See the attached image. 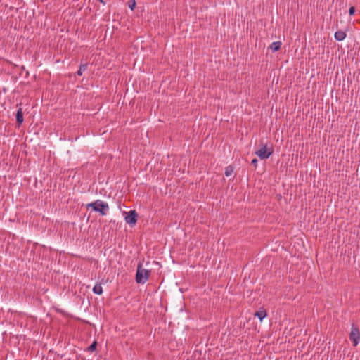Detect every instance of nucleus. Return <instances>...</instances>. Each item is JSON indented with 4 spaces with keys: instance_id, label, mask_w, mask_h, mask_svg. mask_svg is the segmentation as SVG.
<instances>
[{
    "instance_id": "11",
    "label": "nucleus",
    "mask_w": 360,
    "mask_h": 360,
    "mask_svg": "<svg viewBox=\"0 0 360 360\" xmlns=\"http://www.w3.org/2000/svg\"><path fill=\"white\" fill-rule=\"evenodd\" d=\"M87 68V64H81L79 66V69L77 71V74L79 76H81L84 71H85Z\"/></svg>"
},
{
    "instance_id": "3",
    "label": "nucleus",
    "mask_w": 360,
    "mask_h": 360,
    "mask_svg": "<svg viewBox=\"0 0 360 360\" xmlns=\"http://www.w3.org/2000/svg\"><path fill=\"white\" fill-rule=\"evenodd\" d=\"M273 153V148H267V146H263L259 150L255 152V154L261 159L265 160L269 158Z\"/></svg>"
},
{
    "instance_id": "5",
    "label": "nucleus",
    "mask_w": 360,
    "mask_h": 360,
    "mask_svg": "<svg viewBox=\"0 0 360 360\" xmlns=\"http://www.w3.org/2000/svg\"><path fill=\"white\" fill-rule=\"evenodd\" d=\"M126 222L129 224H135L137 221V213L135 210H131L124 218Z\"/></svg>"
},
{
    "instance_id": "9",
    "label": "nucleus",
    "mask_w": 360,
    "mask_h": 360,
    "mask_svg": "<svg viewBox=\"0 0 360 360\" xmlns=\"http://www.w3.org/2000/svg\"><path fill=\"white\" fill-rule=\"evenodd\" d=\"M94 293L96 295H101L103 293V288L101 284H96L93 288Z\"/></svg>"
},
{
    "instance_id": "6",
    "label": "nucleus",
    "mask_w": 360,
    "mask_h": 360,
    "mask_svg": "<svg viewBox=\"0 0 360 360\" xmlns=\"http://www.w3.org/2000/svg\"><path fill=\"white\" fill-rule=\"evenodd\" d=\"M346 36L345 32L342 30L336 31L334 34L335 39L338 41H343L346 38Z\"/></svg>"
},
{
    "instance_id": "4",
    "label": "nucleus",
    "mask_w": 360,
    "mask_h": 360,
    "mask_svg": "<svg viewBox=\"0 0 360 360\" xmlns=\"http://www.w3.org/2000/svg\"><path fill=\"white\" fill-rule=\"evenodd\" d=\"M349 339L353 342L354 346H356L359 342L360 333L359 329L352 325L351 332L349 334Z\"/></svg>"
},
{
    "instance_id": "8",
    "label": "nucleus",
    "mask_w": 360,
    "mask_h": 360,
    "mask_svg": "<svg viewBox=\"0 0 360 360\" xmlns=\"http://www.w3.org/2000/svg\"><path fill=\"white\" fill-rule=\"evenodd\" d=\"M16 120L18 124H21L23 122V112L21 108H20L16 113Z\"/></svg>"
},
{
    "instance_id": "12",
    "label": "nucleus",
    "mask_w": 360,
    "mask_h": 360,
    "mask_svg": "<svg viewBox=\"0 0 360 360\" xmlns=\"http://www.w3.org/2000/svg\"><path fill=\"white\" fill-rule=\"evenodd\" d=\"M233 172V168L231 166H228L225 168L224 174L226 176H231Z\"/></svg>"
},
{
    "instance_id": "10",
    "label": "nucleus",
    "mask_w": 360,
    "mask_h": 360,
    "mask_svg": "<svg viewBox=\"0 0 360 360\" xmlns=\"http://www.w3.org/2000/svg\"><path fill=\"white\" fill-rule=\"evenodd\" d=\"M255 315L257 316L260 321H262L267 316V313L265 310H259L257 311Z\"/></svg>"
},
{
    "instance_id": "2",
    "label": "nucleus",
    "mask_w": 360,
    "mask_h": 360,
    "mask_svg": "<svg viewBox=\"0 0 360 360\" xmlns=\"http://www.w3.org/2000/svg\"><path fill=\"white\" fill-rule=\"evenodd\" d=\"M150 276V270L143 269L141 263H139L136 274V281L139 284L146 283Z\"/></svg>"
},
{
    "instance_id": "1",
    "label": "nucleus",
    "mask_w": 360,
    "mask_h": 360,
    "mask_svg": "<svg viewBox=\"0 0 360 360\" xmlns=\"http://www.w3.org/2000/svg\"><path fill=\"white\" fill-rule=\"evenodd\" d=\"M86 208H91L93 211L98 212L102 216L106 215L109 210L108 204L101 200H96L94 202L87 204Z\"/></svg>"
},
{
    "instance_id": "13",
    "label": "nucleus",
    "mask_w": 360,
    "mask_h": 360,
    "mask_svg": "<svg viewBox=\"0 0 360 360\" xmlns=\"http://www.w3.org/2000/svg\"><path fill=\"white\" fill-rule=\"evenodd\" d=\"M97 342L94 341L91 345L88 347L89 352H94L96 348Z\"/></svg>"
},
{
    "instance_id": "15",
    "label": "nucleus",
    "mask_w": 360,
    "mask_h": 360,
    "mask_svg": "<svg viewBox=\"0 0 360 360\" xmlns=\"http://www.w3.org/2000/svg\"><path fill=\"white\" fill-rule=\"evenodd\" d=\"M355 12V8L354 6H352L349 8V14L350 15H352L354 14Z\"/></svg>"
},
{
    "instance_id": "7",
    "label": "nucleus",
    "mask_w": 360,
    "mask_h": 360,
    "mask_svg": "<svg viewBox=\"0 0 360 360\" xmlns=\"http://www.w3.org/2000/svg\"><path fill=\"white\" fill-rule=\"evenodd\" d=\"M282 43L281 41H274L271 44L269 49L273 51L276 52L278 51L281 47Z\"/></svg>"
},
{
    "instance_id": "16",
    "label": "nucleus",
    "mask_w": 360,
    "mask_h": 360,
    "mask_svg": "<svg viewBox=\"0 0 360 360\" xmlns=\"http://www.w3.org/2000/svg\"><path fill=\"white\" fill-rule=\"evenodd\" d=\"M257 160L256 158L253 159L251 162V165H252L255 167H257Z\"/></svg>"
},
{
    "instance_id": "14",
    "label": "nucleus",
    "mask_w": 360,
    "mask_h": 360,
    "mask_svg": "<svg viewBox=\"0 0 360 360\" xmlns=\"http://www.w3.org/2000/svg\"><path fill=\"white\" fill-rule=\"evenodd\" d=\"M129 8L133 11L136 6V1L135 0H131L128 3Z\"/></svg>"
}]
</instances>
